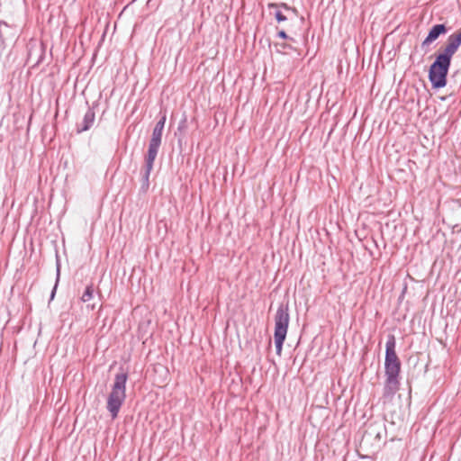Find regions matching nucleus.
I'll return each instance as SVG.
<instances>
[{
    "label": "nucleus",
    "mask_w": 461,
    "mask_h": 461,
    "mask_svg": "<svg viewBox=\"0 0 461 461\" xmlns=\"http://www.w3.org/2000/svg\"><path fill=\"white\" fill-rule=\"evenodd\" d=\"M395 347L394 336L389 335L385 344V382L383 390L384 398H392L400 389L401 361L395 352Z\"/></svg>",
    "instance_id": "nucleus-1"
},
{
    "label": "nucleus",
    "mask_w": 461,
    "mask_h": 461,
    "mask_svg": "<svg viewBox=\"0 0 461 461\" xmlns=\"http://www.w3.org/2000/svg\"><path fill=\"white\" fill-rule=\"evenodd\" d=\"M128 375L125 372L115 375L112 390L107 397L106 409L113 419L118 416L121 407L126 399V383Z\"/></svg>",
    "instance_id": "nucleus-2"
},
{
    "label": "nucleus",
    "mask_w": 461,
    "mask_h": 461,
    "mask_svg": "<svg viewBox=\"0 0 461 461\" xmlns=\"http://www.w3.org/2000/svg\"><path fill=\"white\" fill-rule=\"evenodd\" d=\"M451 59L440 52L436 55L435 60L429 69V80L432 88L439 89L447 86V77L451 66Z\"/></svg>",
    "instance_id": "nucleus-3"
},
{
    "label": "nucleus",
    "mask_w": 461,
    "mask_h": 461,
    "mask_svg": "<svg viewBox=\"0 0 461 461\" xmlns=\"http://www.w3.org/2000/svg\"><path fill=\"white\" fill-rule=\"evenodd\" d=\"M290 321L288 304L281 303L275 315V345L278 356L282 354L283 344L285 340Z\"/></svg>",
    "instance_id": "nucleus-4"
},
{
    "label": "nucleus",
    "mask_w": 461,
    "mask_h": 461,
    "mask_svg": "<svg viewBox=\"0 0 461 461\" xmlns=\"http://www.w3.org/2000/svg\"><path fill=\"white\" fill-rule=\"evenodd\" d=\"M461 45V35L457 32L449 35L447 45L444 48H440L439 52L450 59L456 52L459 46Z\"/></svg>",
    "instance_id": "nucleus-5"
},
{
    "label": "nucleus",
    "mask_w": 461,
    "mask_h": 461,
    "mask_svg": "<svg viewBox=\"0 0 461 461\" xmlns=\"http://www.w3.org/2000/svg\"><path fill=\"white\" fill-rule=\"evenodd\" d=\"M447 29L445 24H443V23L435 24L434 26H432V28L429 30L427 37L421 42V47L424 48L425 46H429L433 41H435L440 35L447 33Z\"/></svg>",
    "instance_id": "nucleus-6"
},
{
    "label": "nucleus",
    "mask_w": 461,
    "mask_h": 461,
    "mask_svg": "<svg viewBox=\"0 0 461 461\" xmlns=\"http://www.w3.org/2000/svg\"><path fill=\"white\" fill-rule=\"evenodd\" d=\"M95 119V113L93 108L88 107L86 112L83 121L81 123L77 124V133H81L83 131H88L94 124Z\"/></svg>",
    "instance_id": "nucleus-7"
},
{
    "label": "nucleus",
    "mask_w": 461,
    "mask_h": 461,
    "mask_svg": "<svg viewBox=\"0 0 461 461\" xmlns=\"http://www.w3.org/2000/svg\"><path fill=\"white\" fill-rule=\"evenodd\" d=\"M159 146L152 145L149 143L148 153L145 158V165L146 167H153L154 161L157 158Z\"/></svg>",
    "instance_id": "nucleus-8"
},
{
    "label": "nucleus",
    "mask_w": 461,
    "mask_h": 461,
    "mask_svg": "<svg viewBox=\"0 0 461 461\" xmlns=\"http://www.w3.org/2000/svg\"><path fill=\"white\" fill-rule=\"evenodd\" d=\"M153 167H149L144 166L143 170L141 171V189L143 191H147L149 186V176Z\"/></svg>",
    "instance_id": "nucleus-9"
},
{
    "label": "nucleus",
    "mask_w": 461,
    "mask_h": 461,
    "mask_svg": "<svg viewBox=\"0 0 461 461\" xmlns=\"http://www.w3.org/2000/svg\"><path fill=\"white\" fill-rule=\"evenodd\" d=\"M162 131H159L158 129H153L151 139L149 140V144L159 146L161 145L162 140Z\"/></svg>",
    "instance_id": "nucleus-10"
},
{
    "label": "nucleus",
    "mask_w": 461,
    "mask_h": 461,
    "mask_svg": "<svg viewBox=\"0 0 461 461\" xmlns=\"http://www.w3.org/2000/svg\"><path fill=\"white\" fill-rule=\"evenodd\" d=\"M94 297V287L92 285H87L86 287L85 292L83 293L81 296V300L84 303L89 302Z\"/></svg>",
    "instance_id": "nucleus-11"
},
{
    "label": "nucleus",
    "mask_w": 461,
    "mask_h": 461,
    "mask_svg": "<svg viewBox=\"0 0 461 461\" xmlns=\"http://www.w3.org/2000/svg\"><path fill=\"white\" fill-rule=\"evenodd\" d=\"M166 120H167L166 114L162 115L161 118L157 122L154 129H156V130L158 129L159 131H163L165 123H166Z\"/></svg>",
    "instance_id": "nucleus-12"
},
{
    "label": "nucleus",
    "mask_w": 461,
    "mask_h": 461,
    "mask_svg": "<svg viewBox=\"0 0 461 461\" xmlns=\"http://www.w3.org/2000/svg\"><path fill=\"white\" fill-rule=\"evenodd\" d=\"M59 279V265L57 266V280H56V284H55V285H54V287H53V289L51 291L50 300H52L54 298V296H55Z\"/></svg>",
    "instance_id": "nucleus-13"
},
{
    "label": "nucleus",
    "mask_w": 461,
    "mask_h": 461,
    "mask_svg": "<svg viewBox=\"0 0 461 461\" xmlns=\"http://www.w3.org/2000/svg\"><path fill=\"white\" fill-rule=\"evenodd\" d=\"M275 17L278 23L285 22L287 20V17L278 10L275 12Z\"/></svg>",
    "instance_id": "nucleus-14"
},
{
    "label": "nucleus",
    "mask_w": 461,
    "mask_h": 461,
    "mask_svg": "<svg viewBox=\"0 0 461 461\" xmlns=\"http://www.w3.org/2000/svg\"><path fill=\"white\" fill-rule=\"evenodd\" d=\"M277 36L284 40L289 39V40L293 41V39L289 38L288 35L286 34V32L283 30L278 32Z\"/></svg>",
    "instance_id": "nucleus-15"
},
{
    "label": "nucleus",
    "mask_w": 461,
    "mask_h": 461,
    "mask_svg": "<svg viewBox=\"0 0 461 461\" xmlns=\"http://www.w3.org/2000/svg\"><path fill=\"white\" fill-rule=\"evenodd\" d=\"M3 27H8V24L5 22L1 21L0 22V37L1 38H2Z\"/></svg>",
    "instance_id": "nucleus-16"
},
{
    "label": "nucleus",
    "mask_w": 461,
    "mask_h": 461,
    "mask_svg": "<svg viewBox=\"0 0 461 461\" xmlns=\"http://www.w3.org/2000/svg\"><path fill=\"white\" fill-rule=\"evenodd\" d=\"M278 5L275 3L268 4V9L277 8Z\"/></svg>",
    "instance_id": "nucleus-17"
}]
</instances>
